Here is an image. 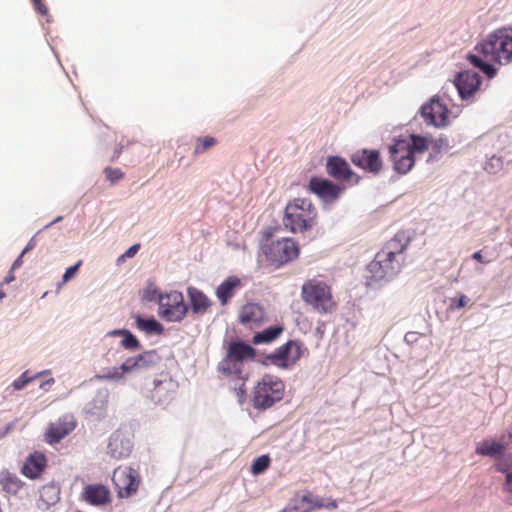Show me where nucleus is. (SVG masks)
Listing matches in <instances>:
<instances>
[{
	"mask_svg": "<svg viewBox=\"0 0 512 512\" xmlns=\"http://www.w3.org/2000/svg\"><path fill=\"white\" fill-rule=\"evenodd\" d=\"M35 245H36L35 239L34 238L30 239L29 242L27 243L26 247L22 251V255H24L28 251L32 250L35 247Z\"/></svg>",
	"mask_w": 512,
	"mask_h": 512,
	"instance_id": "45",
	"label": "nucleus"
},
{
	"mask_svg": "<svg viewBox=\"0 0 512 512\" xmlns=\"http://www.w3.org/2000/svg\"><path fill=\"white\" fill-rule=\"evenodd\" d=\"M409 141V146L411 150V154L414 153H423L429 148V140L426 137H422L419 135H412L411 140Z\"/></svg>",
	"mask_w": 512,
	"mask_h": 512,
	"instance_id": "33",
	"label": "nucleus"
},
{
	"mask_svg": "<svg viewBox=\"0 0 512 512\" xmlns=\"http://www.w3.org/2000/svg\"><path fill=\"white\" fill-rule=\"evenodd\" d=\"M351 162L372 174H378L382 170L383 162L378 150L361 149L351 155Z\"/></svg>",
	"mask_w": 512,
	"mask_h": 512,
	"instance_id": "15",
	"label": "nucleus"
},
{
	"mask_svg": "<svg viewBox=\"0 0 512 512\" xmlns=\"http://www.w3.org/2000/svg\"><path fill=\"white\" fill-rule=\"evenodd\" d=\"M82 498L94 506L105 505L110 502V491L102 484H89L84 487Z\"/></svg>",
	"mask_w": 512,
	"mask_h": 512,
	"instance_id": "21",
	"label": "nucleus"
},
{
	"mask_svg": "<svg viewBox=\"0 0 512 512\" xmlns=\"http://www.w3.org/2000/svg\"><path fill=\"white\" fill-rule=\"evenodd\" d=\"M326 171L337 181H346L352 185L358 184L360 181V176L351 169L345 159L339 156H330L327 159Z\"/></svg>",
	"mask_w": 512,
	"mask_h": 512,
	"instance_id": "12",
	"label": "nucleus"
},
{
	"mask_svg": "<svg viewBox=\"0 0 512 512\" xmlns=\"http://www.w3.org/2000/svg\"><path fill=\"white\" fill-rule=\"evenodd\" d=\"M216 143L217 140L214 137L206 136L203 138H198L195 145L194 154H202Z\"/></svg>",
	"mask_w": 512,
	"mask_h": 512,
	"instance_id": "37",
	"label": "nucleus"
},
{
	"mask_svg": "<svg viewBox=\"0 0 512 512\" xmlns=\"http://www.w3.org/2000/svg\"><path fill=\"white\" fill-rule=\"evenodd\" d=\"M338 507V503L334 499H330L327 503H324V507L326 509H336Z\"/></svg>",
	"mask_w": 512,
	"mask_h": 512,
	"instance_id": "46",
	"label": "nucleus"
},
{
	"mask_svg": "<svg viewBox=\"0 0 512 512\" xmlns=\"http://www.w3.org/2000/svg\"><path fill=\"white\" fill-rule=\"evenodd\" d=\"M137 328L145 331L146 333L160 334L163 331V326L154 318L143 319L140 315L135 317Z\"/></svg>",
	"mask_w": 512,
	"mask_h": 512,
	"instance_id": "31",
	"label": "nucleus"
},
{
	"mask_svg": "<svg viewBox=\"0 0 512 512\" xmlns=\"http://www.w3.org/2000/svg\"><path fill=\"white\" fill-rule=\"evenodd\" d=\"M284 393V382L275 375L265 374L255 384L252 390L251 402L255 409L265 410L281 401Z\"/></svg>",
	"mask_w": 512,
	"mask_h": 512,
	"instance_id": "3",
	"label": "nucleus"
},
{
	"mask_svg": "<svg viewBox=\"0 0 512 512\" xmlns=\"http://www.w3.org/2000/svg\"><path fill=\"white\" fill-rule=\"evenodd\" d=\"M301 296L303 301L312 306L320 314L331 313L336 309L329 285L324 281L311 279L302 286Z\"/></svg>",
	"mask_w": 512,
	"mask_h": 512,
	"instance_id": "4",
	"label": "nucleus"
},
{
	"mask_svg": "<svg viewBox=\"0 0 512 512\" xmlns=\"http://www.w3.org/2000/svg\"><path fill=\"white\" fill-rule=\"evenodd\" d=\"M324 507V500L312 493H306L293 499V504L280 512H311Z\"/></svg>",
	"mask_w": 512,
	"mask_h": 512,
	"instance_id": "20",
	"label": "nucleus"
},
{
	"mask_svg": "<svg viewBox=\"0 0 512 512\" xmlns=\"http://www.w3.org/2000/svg\"><path fill=\"white\" fill-rule=\"evenodd\" d=\"M126 332V329H117V330H112L108 333L109 336H117V335H122Z\"/></svg>",
	"mask_w": 512,
	"mask_h": 512,
	"instance_id": "49",
	"label": "nucleus"
},
{
	"mask_svg": "<svg viewBox=\"0 0 512 512\" xmlns=\"http://www.w3.org/2000/svg\"><path fill=\"white\" fill-rule=\"evenodd\" d=\"M309 189L325 202H333L340 196L343 187L327 179L312 177L309 181Z\"/></svg>",
	"mask_w": 512,
	"mask_h": 512,
	"instance_id": "17",
	"label": "nucleus"
},
{
	"mask_svg": "<svg viewBox=\"0 0 512 512\" xmlns=\"http://www.w3.org/2000/svg\"><path fill=\"white\" fill-rule=\"evenodd\" d=\"M158 315L167 322H181L187 315L188 306L184 302L181 292L171 290L166 293H159Z\"/></svg>",
	"mask_w": 512,
	"mask_h": 512,
	"instance_id": "7",
	"label": "nucleus"
},
{
	"mask_svg": "<svg viewBox=\"0 0 512 512\" xmlns=\"http://www.w3.org/2000/svg\"><path fill=\"white\" fill-rule=\"evenodd\" d=\"M3 489L9 493H17L22 487L21 481L15 476H6L1 480Z\"/></svg>",
	"mask_w": 512,
	"mask_h": 512,
	"instance_id": "35",
	"label": "nucleus"
},
{
	"mask_svg": "<svg viewBox=\"0 0 512 512\" xmlns=\"http://www.w3.org/2000/svg\"><path fill=\"white\" fill-rule=\"evenodd\" d=\"M47 464L46 457L41 452L30 454L22 467V474L30 479L38 478L45 470Z\"/></svg>",
	"mask_w": 512,
	"mask_h": 512,
	"instance_id": "23",
	"label": "nucleus"
},
{
	"mask_svg": "<svg viewBox=\"0 0 512 512\" xmlns=\"http://www.w3.org/2000/svg\"><path fill=\"white\" fill-rule=\"evenodd\" d=\"M59 490L54 485L43 486L40 491V498L38 501V508L42 510L48 509L51 505L59 501Z\"/></svg>",
	"mask_w": 512,
	"mask_h": 512,
	"instance_id": "30",
	"label": "nucleus"
},
{
	"mask_svg": "<svg viewBox=\"0 0 512 512\" xmlns=\"http://www.w3.org/2000/svg\"><path fill=\"white\" fill-rule=\"evenodd\" d=\"M402 264L399 258L390 257L386 252L380 250L368 268L373 278L381 280L395 276L400 271Z\"/></svg>",
	"mask_w": 512,
	"mask_h": 512,
	"instance_id": "9",
	"label": "nucleus"
},
{
	"mask_svg": "<svg viewBox=\"0 0 512 512\" xmlns=\"http://www.w3.org/2000/svg\"><path fill=\"white\" fill-rule=\"evenodd\" d=\"M187 295L194 314L203 315L210 309L212 303L201 290L195 287H188Z\"/></svg>",
	"mask_w": 512,
	"mask_h": 512,
	"instance_id": "24",
	"label": "nucleus"
},
{
	"mask_svg": "<svg viewBox=\"0 0 512 512\" xmlns=\"http://www.w3.org/2000/svg\"><path fill=\"white\" fill-rule=\"evenodd\" d=\"M454 83L460 97L469 99L478 91L481 85V77L474 71L466 70L457 74Z\"/></svg>",
	"mask_w": 512,
	"mask_h": 512,
	"instance_id": "18",
	"label": "nucleus"
},
{
	"mask_svg": "<svg viewBox=\"0 0 512 512\" xmlns=\"http://www.w3.org/2000/svg\"><path fill=\"white\" fill-rule=\"evenodd\" d=\"M22 257L23 255L21 254L13 263L12 265V270H14L15 268L19 267L21 265V262H22Z\"/></svg>",
	"mask_w": 512,
	"mask_h": 512,
	"instance_id": "50",
	"label": "nucleus"
},
{
	"mask_svg": "<svg viewBox=\"0 0 512 512\" xmlns=\"http://www.w3.org/2000/svg\"><path fill=\"white\" fill-rule=\"evenodd\" d=\"M238 321L245 328L254 330L267 321V314L263 306L250 302L240 308Z\"/></svg>",
	"mask_w": 512,
	"mask_h": 512,
	"instance_id": "13",
	"label": "nucleus"
},
{
	"mask_svg": "<svg viewBox=\"0 0 512 512\" xmlns=\"http://www.w3.org/2000/svg\"><path fill=\"white\" fill-rule=\"evenodd\" d=\"M132 448L133 444L129 435L117 430L109 438L107 452L115 459H122L130 455Z\"/></svg>",
	"mask_w": 512,
	"mask_h": 512,
	"instance_id": "19",
	"label": "nucleus"
},
{
	"mask_svg": "<svg viewBox=\"0 0 512 512\" xmlns=\"http://www.w3.org/2000/svg\"><path fill=\"white\" fill-rule=\"evenodd\" d=\"M14 279H15V276H14L13 270L11 269L9 271L8 275L5 277L4 283L8 284V283L12 282Z\"/></svg>",
	"mask_w": 512,
	"mask_h": 512,
	"instance_id": "48",
	"label": "nucleus"
},
{
	"mask_svg": "<svg viewBox=\"0 0 512 512\" xmlns=\"http://www.w3.org/2000/svg\"><path fill=\"white\" fill-rule=\"evenodd\" d=\"M113 482L120 497L131 496L139 486L136 471L131 467L117 468L113 474Z\"/></svg>",
	"mask_w": 512,
	"mask_h": 512,
	"instance_id": "14",
	"label": "nucleus"
},
{
	"mask_svg": "<svg viewBox=\"0 0 512 512\" xmlns=\"http://www.w3.org/2000/svg\"><path fill=\"white\" fill-rule=\"evenodd\" d=\"M284 331L282 325H275L264 329L263 331L257 332L252 338L254 345L270 344L275 341Z\"/></svg>",
	"mask_w": 512,
	"mask_h": 512,
	"instance_id": "29",
	"label": "nucleus"
},
{
	"mask_svg": "<svg viewBox=\"0 0 512 512\" xmlns=\"http://www.w3.org/2000/svg\"><path fill=\"white\" fill-rule=\"evenodd\" d=\"M508 436H509V440H510V442L512 443V433H509V435H508Z\"/></svg>",
	"mask_w": 512,
	"mask_h": 512,
	"instance_id": "54",
	"label": "nucleus"
},
{
	"mask_svg": "<svg viewBox=\"0 0 512 512\" xmlns=\"http://www.w3.org/2000/svg\"><path fill=\"white\" fill-rule=\"evenodd\" d=\"M271 464V458L269 455H261L257 457L251 465V473L253 475H259L265 472Z\"/></svg>",
	"mask_w": 512,
	"mask_h": 512,
	"instance_id": "34",
	"label": "nucleus"
},
{
	"mask_svg": "<svg viewBox=\"0 0 512 512\" xmlns=\"http://www.w3.org/2000/svg\"><path fill=\"white\" fill-rule=\"evenodd\" d=\"M106 178L111 182L115 183L124 177V173L118 168H106L104 170Z\"/></svg>",
	"mask_w": 512,
	"mask_h": 512,
	"instance_id": "38",
	"label": "nucleus"
},
{
	"mask_svg": "<svg viewBox=\"0 0 512 512\" xmlns=\"http://www.w3.org/2000/svg\"><path fill=\"white\" fill-rule=\"evenodd\" d=\"M504 490L509 492V493H512V471L511 472H507V474H506V481H505V484H504Z\"/></svg>",
	"mask_w": 512,
	"mask_h": 512,
	"instance_id": "43",
	"label": "nucleus"
},
{
	"mask_svg": "<svg viewBox=\"0 0 512 512\" xmlns=\"http://www.w3.org/2000/svg\"><path fill=\"white\" fill-rule=\"evenodd\" d=\"M469 298L462 294L458 299L452 298L450 300V308L453 310H459L467 305Z\"/></svg>",
	"mask_w": 512,
	"mask_h": 512,
	"instance_id": "41",
	"label": "nucleus"
},
{
	"mask_svg": "<svg viewBox=\"0 0 512 512\" xmlns=\"http://www.w3.org/2000/svg\"><path fill=\"white\" fill-rule=\"evenodd\" d=\"M140 248V245L139 244H135V245H132L124 254H123V257H133L137 251L139 250Z\"/></svg>",
	"mask_w": 512,
	"mask_h": 512,
	"instance_id": "44",
	"label": "nucleus"
},
{
	"mask_svg": "<svg viewBox=\"0 0 512 512\" xmlns=\"http://www.w3.org/2000/svg\"><path fill=\"white\" fill-rule=\"evenodd\" d=\"M242 287L243 283L239 277L234 275L229 276L217 287L216 297L221 305L225 306Z\"/></svg>",
	"mask_w": 512,
	"mask_h": 512,
	"instance_id": "22",
	"label": "nucleus"
},
{
	"mask_svg": "<svg viewBox=\"0 0 512 512\" xmlns=\"http://www.w3.org/2000/svg\"><path fill=\"white\" fill-rule=\"evenodd\" d=\"M34 9L42 16H48L49 10L48 7L42 0H31Z\"/></svg>",
	"mask_w": 512,
	"mask_h": 512,
	"instance_id": "42",
	"label": "nucleus"
},
{
	"mask_svg": "<svg viewBox=\"0 0 512 512\" xmlns=\"http://www.w3.org/2000/svg\"><path fill=\"white\" fill-rule=\"evenodd\" d=\"M228 377V385L229 388L235 394L238 403L243 404L247 398V390H246V381L248 379L247 375L239 374V375H225Z\"/></svg>",
	"mask_w": 512,
	"mask_h": 512,
	"instance_id": "28",
	"label": "nucleus"
},
{
	"mask_svg": "<svg viewBox=\"0 0 512 512\" xmlns=\"http://www.w3.org/2000/svg\"><path fill=\"white\" fill-rule=\"evenodd\" d=\"M74 428L75 424L73 422L58 420L50 424L45 434V439L50 444L58 443L70 432H72Z\"/></svg>",
	"mask_w": 512,
	"mask_h": 512,
	"instance_id": "25",
	"label": "nucleus"
},
{
	"mask_svg": "<svg viewBox=\"0 0 512 512\" xmlns=\"http://www.w3.org/2000/svg\"><path fill=\"white\" fill-rule=\"evenodd\" d=\"M262 251L266 260L271 265L279 268L297 259L300 254V247L294 239L284 237L267 241L262 245Z\"/></svg>",
	"mask_w": 512,
	"mask_h": 512,
	"instance_id": "6",
	"label": "nucleus"
},
{
	"mask_svg": "<svg viewBox=\"0 0 512 512\" xmlns=\"http://www.w3.org/2000/svg\"><path fill=\"white\" fill-rule=\"evenodd\" d=\"M146 298H147L148 300H150V301L155 299V297H154V296H148V297H146Z\"/></svg>",
	"mask_w": 512,
	"mask_h": 512,
	"instance_id": "53",
	"label": "nucleus"
},
{
	"mask_svg": "<svg viewBox=\"0 0 512 512\" xmlns=\"http://www.w3.org/2000/svg\"><path fill=\"white\" fill-rule=\"evenodd\" d=\"M480 55L469 54L467 59L489 78L497 74L491 62L499 65L512 63V27L503 26L489 33L475 47Z\"/></svg>",
	"mask_w": 512,
	"mask_h": 512,
	"instance_id": "1",
	"label": "nucleus"
},
{
	"mask_svg": "<svg viewBox=\"0 0 512 512\" xmlns=\"http://www.w3.org/2000/svg\"><path fill=\"white\" fill-rule=\"evenodd\" d=\"M317 218V209L309 199L296 198L287 203L282 222L287 230L297 234L312 230Z\"/></svg>",
	"mask_w": 512,
	"mask_h": 512,
	"instance_id": "2",
	"label": "nucleus"
},
{
	"mask_svg": "<svg viewBox=\"0 0 512 512\" xmlns=\"http://www.w3.org/2000/svg\"><path fill=\"white\" fill-rule=\"evenodd\" d=\"M256 356L255 349L242 342L229 343L225 357L218 363L217 370L223 375H239L243 373L244 361L253 360Z\"/></svg>",
	"mask_w": 512,
	"mask_h": 512,
	"instance_id": "5",
	"label": "nucleus"
},
{
	"mask_svg": "<svg viewBox=\"0 0 512 512\" xmlns=\"http://www.w3.org/2000/svg\"><path fill=\"white\" fill-rule=\"evenodd\" d=\"M472 258L478 262H483V263H488V261H484L483 260V257H482V254H481V251H477V252H474L472 254Z\"/></svg>",
	"mask_w": 512,
	"mask_h": 512,
	"instance_id": "47",
	"label": "nucleus"
},
{
	"mask_svg": "<svg viewBox=\"0 0 512 512\" xmlns=\"http://www.w3.org/2000/svg\"><path fill=\"white\" fill-rule=\"evenodd\" d=\"M5 296H6L5 292L2 289H0V299L5 298Z\"/></svg>",
	"mask_w": 512,
	"mask_h": 512,
	"instance_id": "52",
	"label": "nucleus"
},
{
	"mask_svg": "<svg viewBox=\"0 0 512 512\" xmlns=\"http://www.w3.org/2000/svg\"><path fill=\"white\" fill-rule=\"evenodd\" d=\"M449 109L439 97H432L421 107V116L427 124L445 127L449 124Z\"/></svg>",
	"mask_w": 512,
	"mask_h": 512,
	"instance_id": "11",
	"label": "nucleus"
},
{
	"mask_svg": "<svg viewBox=\"0 0 512 512\" xmlns=\"http://www.w3.org/2000/svg\"><path fill=\"white\" fill-rule=\"evenodd\" d=\"M62 220V216H59L57 217L54 221H52L51 223H49L48 225H46V227H50L52 224L56 223V222H59Z\"/></svg>",
	"mask_w": 512,
	"mask_h": 512,
	"instance_id": "51",
	"label": "nucleus"
},
{
	"mask_svg": "<svg viewBox=\"0 0 512 512\" xmlns=\"http://www.w3.org/2000/svg\"><path fill=\"white\" fill-rule=\"evenodd\" d=\"M497 469H498V471L505 472V470H504V469H502V468H500V467H498Z\"/></svg>",
	"mask_w": 512,
	"mask_h": 512,
	"instance_id": "55",
	"label": "nucleus"
},
{
	"mask_svg": "<svg viewBox=\"0 0 512 512\" xmlns=\"http://www.w3.org/2000/svg\"><path fill=\"white\" fill-rule=\"evenodd\" d=\"M128 374V371L123 370V363L120 367L107 368L102 375H98V379L107 381H120L124 376Z\"/></svg>",
	"mask_w": 512,
	"mask_h": 512,
	"instance_id": "32",
	"label": "nucleus"
},
{
	"mask_svg": "<svg viewBox=\"0 0 512 512\" xmlns=\"http://www.w3.org/2000/svg\"><path fill=\"white\" fill-rule=\"evenodd\" d=\"M82 265V260H79L75 265L69 267L66 269L65 273L62 277V283L68 282L70 279H72L77 271L79 270L80 266Z\"/></svg>",
	"mask_w": 512,
	"mask_h": 512,
	"instance_id": "40",
	"label": "nucleus"
},
{
	"mask_svg": "<svg viewBox=\"0 0 512 512\" xmlns=\"http://www.w3.org/2000/svg\"><path fill=\"white\" fill-rule=\"evenodd\" d=\"M33 377L28 375V372L22 373V375L16 379L12 386L15 390H21L23 389L30 381H32Z\"/></svg>",
	"mask_w": 512,
	"mask_h": 512,
	"instance_id": "39",
	"label": "nucleus"
},
{
	"mask_svg": "<svg viewBox=\"0 0 512 512\" xmlns=\"http://www.w3.org/2000/svg\"><path fill=\"white\" fill-rule=\"evenodd\" d=\"M389 154L395 171L400 174H406L414 166V156L406 139L395 140L394 144L389 146Z\"/></svg>",
	"mask_w": 512,
	"mask_h": 512,
	"instance_id": "10",
	"label": "nucleus"
},
{
	"mask_svg": "<svg viewBox=\"0 0 512 512\" xmlns=\"http://www.w3.org/2000/svg\"><path fill=\"white\" fill-rule=\"evenodd\" d=\"M121 345L130 351L138 350L141 347L139 340L128 330L123 334Z\"/></svg>",
	"mask_w": 512,
	"mask_h": 512,
	"instance_id": "36",
	"label": "nucleus"
},
{
	"mask_svg": "<svg viewBox=\"0 0 512 512\" xmlns=\"http://www.w3.org/2000/svg\"><path fill=\"white\" fill-rule=\"evenodd\" d=\"M161 362V356L156 350H147L136 356L128 357L123 362V370L128 371V374L155 368Z\"/></svg>",
	"mask_w": 512,
	"mask_h": 512,
	"instance_id": "16",
	"label": "nucleus"
},
{
	"mask_svg": "<svg viewBox=\"0 0 512 512\" xmlns=\"http://www.w3.org/2000/svg\"><path fill=\"white\" fill-rule=\"evenodd\" d=\"M408 243L409 239L404 233H397L392 239L385 243L381 251L386 252L390 257L399 258L403 263V252L405 251Z\"/></svg>",
	"mask_w": 512,
	"mask_h": 512,
	"instance_id": "26",
	"label": "nucleus"
},
{
	"mask_svg": "<svg viewBox=\"0 0 512 512\" xmlns=\"http://www.w3.org/2000/svg\"><path fill=\"white\" fill-rule=\"evenodd\" d=\"M303 354V347L299 341L290 340L281 345L267 356V359L279 368H288L295 364Z\"/></svg>",
	"mask_w": 512,
	"mask_h": 512,
	"instance_id": "8",
	"label": "nucleus"
},
{
	"mask_svg": "<svg viewBox=\"0 0 512 512\" xmlns=\"http://www.w3.org/2000/svg\"><path fill=\"white\" fill-rule=\"evenodd\" d=\"M508 443L504 441V436L500 441L495 440H483L476 447V454L481 456H501L506 448Z\"/></svg>",
	"mask_w": 512,
	"mask_h": 512,
	"instance_id": "27",
	"label": "nucleus"
}]
</instances>
